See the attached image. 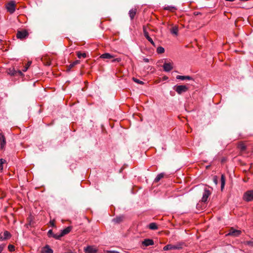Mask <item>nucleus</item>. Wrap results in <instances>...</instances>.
Wrapping results in <instances>:
<instances>
[{"mask_svg":"<svg viewBox=\"0 0 253 253\" xmlns=\"http://www.w3.org/2000/svg\"><path fill=\"white\" fill-rule=\"evenodd\" d=\"M183 242H179L175 245L169 244L165 246L163 248V250L164 251H168L170 250H180L183 248Z\"/></svg>","mask_w":253,"mask_h":253,"instance_id":"nucleus-1","label":"nucleus"},{"mask_svg":"<svg viewBox=\"0 0 253 253\" xmlns=\"http://www.w3.org/2000/svg\"><path fill=\"white\" fill-rule=\"evenodd\" d=\"M188 88L185 85H176L174 87V90L179 94L185 92L188 90Z\"/></svg>","mask_w":253,"mask_h":253,"instance_id":"nucleus-2","label":"nucleus"},{"mask_svg":"<svg viewBox=\"0 0 253 253\" xmlns=\"http://www.w3.org/2000/svg\"><path fill=\"white\" fill-rule=\"evenodd\" d=\"M241 234V231L240 230H236L234 228H231L229 232L226 234V236H230L233 237H238Z\"/></svg>","mask_w":253,"mask_h":253,"instance_id":"nucleus-3","label":"nucleus"},{"mask_svg":"<svg viewBox=\"0 0 253 253\" xmlns=\"http://www.w3.org/2000/svg\"><path fill=\"white\" fill-rule=\"evenodd\" d=\"M244 199L247 202L253 201V190H249L244 195Z\"/></svg>","mask_w":253,"mask_h":253,"instance_id":"nucleus-4","label":"nucleus"},{"mask_svg":"<svg viewBox=\"0 0 253 253\" xmlns=\"http://www.w3.org/2000/svg\"><path fill=\"white\" fill-rule=\"evenodd\" d=\"M85 253H96L98 252V249L95 246H88L84 249Z\"/></svg>","mask_w":253,"mask_h":253,"instance_id":"nucleus-5","label":"nucleus"},{"mask_svg":"<svg viewBox=\"0 0 253 253\" xmlns=\"http://www.w3.org/2000/svg\"><path fill=\"white\" fill-rule=\"evenodd\" d=\"M143 31L144 37L154 46H155V44L152 39L149 36V34L147 31L146 27L145 26H143Z\"/></svg>","mask_w":253,"mask_h":253,"instance_id":"nucleus-6","label":"nucleus"},{"mask_svg":"<svg viewBox=\"0 0 253 253\" xmlns=\"http://www.w3.org/2000/svg\"><path fill=\"white\" fill-rule=\"evenodd\" d=\"M6 8L10 13H13L15 10V2L14 1H11L7 3L6 5Z\"/></svg>","mask_w":253,"mask_h":253,"instance_id":"nucleus-7","label":"nucleus"},{"mask_svg":"<svg viewBox=\"0 0 253 253\" xmlns=\"http://www.w3.org/2000/svg\"><path fill=\"white\" fill-rule=\"evenodd\" d=\"M211 194V193L209 190H208L206 188L205 189L204 192L203 194L202 202H204V203H206L208 201V198L210 196Z\"/></svg>","mask_w":253,"mask_h":253,"instance_id":"nucleus-8","label":"nucleus"},{"mask_svg":"<svg viewBox=\"0 0 253 253\" xmlns=\"http://www.w3.org/2000/svg\"><path fill=\"white\" fill-rule=\"evenodd\" d=\"M163 69L165 72H169L173 69V63L165 62L163 65Z\"/></svg>","mask_w":253,"mask_h":253,"instance_id":"nucleus-9","label":"nucleus"},{"mask_svg":"<svg viewBox=\"0 0 253 253\" xmlns=\"http://www.w3.org/2000/svg\"><path fill=\"white\" fill-rule=\"evenodd\" d=\"M28 33L26 31H18L17 33V38L19 39H23L26 38Z\"/></svg>","mask_w":253,"mask_h":253,"instance_id":"nucleus-10","label":"nucleus"},{"mask_svg":"<svg viewBox=\"0 0 253 253\" xmlns=\"http://www.w3.org/2000/svg\"><path fill=\"white\" fill-rule=\"evenodd\" d=\"M11 235L9 232L7 231H5L3 234H0V240H4L7 239L10 237Z\"/></svg>","mask_w":253,"mask_h":253,"instance_id":"nucleus-11","label":"nucleus"},{"mask_svg":"<svg viewBox=\"0 0 253 253\" xmlns=\"http://www.w3.org/2000/svg\"><path fill=\"white\" fill-rule=\"evenodd\" d=\"M6 144V141L5 137L3 135L0 133V149H3Z\"/></svg>","mask_w":253,"mask_h":253,"instance_id":"nucleus-12","label":"nucleus"},{"mask_svg":"<svg viewBox=\"0 0 253 253\" xmlns=\"http://www.w3.org/2000/svg\"><path fill=\"white\" fill-rule=\"evenodd\" d=\"M142 245L145 247L153 245H154V241L152 239H145L142 242Z\"/></svg>","mask_w":253,"mask_h":253,"instance_id":"nucleus-13","label":"nucleus"},{"mask_svg":"<svg viewBox=\"0 0 253 253\" xmlns=\"http://www.w3.org/2000/svg\"><path fill=\"white\" fill-rule=\"evenodd\" d=\"M53 250L50 248L48 245H46L42 249L41 253H53Z\"/></svg>","mask_w":253,"mask_h":253,"instance_id":"nucleus-14","label":"nucleus"},{"mask_svg":"<svg viewBox=\"0 0 253 253\" xmlns=\"http://www.w3.org/2000/svg\"><path fill=\"white\" fill-rule=\"evenodd\" d=\"M176 79L180 80H192V77L189 76H180V75H177L176 77Z\"/></svg>","mask_w":253,"mask_h":253,"instance_id":"nucleus-15","label":"nucleus"},{"mask_svg":"<svg viewBox=\"0 0 253 253\" xmlns=\"http://www.w3.org/2000/svg\"><path fill=\"white\" fill-rule=\"evenodd\" d=\"M114 57V55H112L109 53H105L104 54H102L100 56V58L102 59H111Z\"/></svg>","mask_w":253,"mask_h":253,"instance_id":"nucleus-16","label":"nucleus"},{"mask_svg":"<svg viewBox=\"0 0 253 253\" xmlns=\"http://www.w3.org/2000/svg\"><path fill=\"white\" fill-rule=\"evenodd\" d=\"M136 9L135 8L134 9L132 8L129 10V16L131 20H132L134 18V17L136 14Z\"/></svg>","mask_w":253,"mask_h":253,"instance_id":"nucleus-17","label":"nucleus"},{"mask_svg":"<svg viewBox=\"0 0 253 253\" xmlns=\"http://www.w3.org/2000/svg\"><path fill=\"white\" fill-rule=\"evenodd\" d=\"M170 31L172 34L177 36L178 35V28L177 26H174L172 27Z\"/></svg>","mask_w":253,"mask_h":253,"instance_id":"nucleus-18","label":"nucleus"},{"mask_svg":"<svg viewBox=\"0 0 253 253\" xmlns=\"http://www.w3.org/2000/svg\"><path fill=\"white\" fill-rule=\"evenodd\" d=\"M72 228L70 226L66 227L64 229L61 231V236H64L65 235L69 233L71 231Z\"/></svg>","mask_w":253,"mask_h":253,"instance_id":"nucleus-19","label":"nucleus"},{"mask_svg":"<svg viewBox=\"0 0 253 253\" xmlns=\"http://www.w3.org/2000/svg\"><path fill=\"white\" fill-rule=\"evenodd\" d=\"M225 184V178L223 174L221 175V189L222 190L224 187Z\"/></svg>","mask_w":253,"mask_h":253,"instance_id":"nucleus-20","label":"nucleus"},{"mask_svg":"<svg viewBox=\"0 0 253 253\" xmlns=\"http://www.w3.org/2000/svg\"><path fill=\"white\" fill-rule=\"evenodd\" d=\"M164 176V174L163 173H161L157 175L156 177L155 178L154 181L155 182H159Z\"/></svg>","mask_w":253,"mask_h":253,"instance_id":"nucleus-21","label":"nucleus"},{"mask_svg":"<svg viewBox=\"0 0 253 253\" xmlns=\"http://www.w3.org/2000/svg\"><path fill=\"white\" fill-rule=\"evenodd\" d=\"M149 228L151 230H156L158 229V226L155 223L152 222L149 224Z\"/></svg>","mask_w":253,"mask_h":253,"instance_id":"nucleus-22","label":"nucleus"},{"mask_svg":"<svg viewBox=\"0 0 253 253\" xmlns=\"http://www.w3.org/2000/svg\"><path fill=\"white\" fill-rule=\"evenodd\" d=\"M77 56L79 58H85L86 56L85 53H81L80 51H78L77 53Z\"/></svg>","mask_w":253,"mask_h":253,"instance_id":"nucleus-23","label":"nucleus"},{"mask_svg":"<svg viewBox=\"0 0 253 253\" xmlns=\"http://www.w3.org/2000/svg\"><path fill=\"white\" fill-rule=\"evenodd\" d=\"M123 218H124V217L123 216H120L117 217L116 218L113 219V221L116 223H120L123 221Z\"/></svg>","mask_w":253,"mask_h":253,"instance_id":"nucleus-24","label":"nucleus"},{"mask_svg":"<svg viewBox=\"0 0 253 253\" xmlns=\"http://www.w3.org/2000/svg\"><path fill=\"white\" fill-rule=\"evenodd\" d=\"M80 61L79 60H76L74 62H73L72 63L70 64L68 67V68L69 70H70L71 68L74 67L76 65L79 64Z\"/></svg>","mask_w":253,"mask_h":253,"instance_id":"nucleus-25","label":"nucleus"},{"mask_svg":"<svg viewBox=\"0 0 253 253\" xmlns=\"http://www.w3.org/2000/svg\"><path fill=\"white\" fill-rule=\"evenodd\" d=\"M238 148L242 151H243L246 150V146L244 143H241L238 145Z\"/></svg>","mask_w":253,"mask_h":253,"instance_id":"nucleus-26","label":"nucleus"},{"mask_svg":"<svg viewBox=\"0 0 253 253\" xmlns=\"http://www.w3.org/2000/svg\"><path fill=\"white\" fill-rule=\"evenodd\" d=\"M63 236H61V233L59 234H53L52 237L55 239L59 240Z\"/></svg>","mask_w":253,"mask_h":253,"instance_id":"nucleus-27","label":"nucleus"},{"mask_svg":"<svg viewBox=\"0 0 253 253\" xmlns=\"http://www.w3.org/2000/svg\"><path fill=\"white\" fill-rule=\"evenodd\" d=\"M157 52L158 53H163L165 52V49L162 46H159L157 49Z\"/></svg>","mask_w":253,"mask_h":253,"instance_id":"nucleus-28","label":"nucleus"},{"mask_svg":"<svg viewBox=\"0 0 253 253\" xmlns=\"http://www.w3.org/2000/svg\"><path fill=\"white\" fill-rule=\"evenodd\" d=\"M8 74L10 75H14L16 74V71L14 69H9Z\"/></svg>","mask_w":253,"mask_h":253,"instance_id":"nucleus-29","label":"nucleus"},{"mask_svg":"<svg viewBox=\"0 0 253 253\" xmlns=\"http://www.w3.org/2000/svg\"><path fill=\"white\" fill-rule=\"evenodd\" d=\"M132 80H133V81L135 83H136L137 84H144V82H142L141 81H140V80H139L138 79H137L136 78H133Z\"/></svg>","mask_w":253,"mask_h":253,"instance_id":"nucleus-30","label":"nucleus"},{"mask_svg":"<svg viewBox=\"0 0 253 253\" xmlns=\"http://www.w3.org/2000/svg\"><path fill=\"white\" fill-rule=\"evenodd\" d=\"M5 162V160L3 159H0V170L3 169V164Z\"/></svg>","mask_w":253,"mask_h":253,"instance_id":"nucleus-31","label":"nucleus"},{"mask_svg":"<svg viewBox=\"0 0 253 253\" xmlns=\"http://www.w3.org/2000/svg\"><path fill=\"white\" fill-rule=\"evenodd\" d=\"M166 10H169L172 11L173 10H175L176 8L174 6H167L165 8Z\"/></svg>","mask_w":253,"mask_h":253,"instance_id":"nucleus-32","label":"nucleus"},{"mask_svg":"<svg viewBox=\"0 0 253 253\" xmlns=\"http://www.w3.org/2000/svg\"><path fill=\"white\" fill-rule=\"evenodd\" d=\"M53 234H54L52 230H49L47 232V235L49 237H52Z\"/></svg>","mask_w":253,"mask_h":253,"instance_id":"nucleus-33","label":"nucleus"},{"mask_svg":"<svg viewBox=\"0 0 253 253\" xmlns=\"http://www.w3.org/2000/svg\"><path fill=\"white\" fill-rule=\"evenodd\" d=\"M213 182H214V183L215 184V185H217V183H218V177L217 176H214L213 178Z\"/></svg>","mask_w":253,"mask_h":253,"instance_id":"nucleus-34","label":"nucleus"},{"mask_svg":"<svg viewBox=\"0 0 253 253\" xmlns=\"http://www.w3.org/2000/svg\"><path fill=\"white\" fill-rule=\"evenodd\" d=\"M8 248L10 252H12L14 250V247L12 245H8Z\"/></svg>","mask_w":253,"mask_h":253,"instance_id":"nucleus-35","label":"nucleus"},{"mask_svg":"<svg viewBox=\"0 0 253 253\" xmlns=\"http://www.w3.org/2000/svg\"><path fill=\"white\" fill-rule=\"evenodd\" d=\"M121 58H116V59H114L112 61V62H119L121 61Z\"/></svg>","mask_w":253,"mask_h":253,"instance_id":"nucleus-36","label":"nucleus"},{"mask_svg":"<svg viewBox=\"0 0 253 253\" xmlns=\"http://www.w3.org/2000/svg\"><path fill=\"white\" fill-rule=\"evenodd\" d=\"M107 253H120L119 252L115 251H107Z\"/></svg>","mask_w":253,"mask_h":253,"instance_id":"nucleus-37","label":"nucleus"},{"mask_svg":"<svg viewBox=\"0 0 253 253\" xmlns=\"http://www.w3.org/2000/svg\"><path fill=\"white\" fill-rule=\"evenodd\" d=\"M4 246L3 245H0V253H1V252L2 251V250L4 248Z\"/></svg>","mask_w":253,"mask_h":253,"instance_id":"nucleus-38","label":"nucleus"},{"mask_svg":"<svg viewBox=\"0 0 253 253\" xmlns=\"http://www.w3.org/2000/svg\"><path fill=\"white\" fill-rule=\"evenodd\" d=\"M143 60L145 62H146V63L149 62V59L148 58H144Z\"/></svg>","mask_w":253,"mask_h":253,"instance_id":"nucleus-39","label":"nucleus"},{"mask_svg":"<svg viewBox=\"0 0 253 253\" xmlns=\"http://www.w3.org/2000/svg\"><path fill=\"white\" fill-rule=\"evenodd\" d=\"M28 68V67H27V66L25 67L24 69L23 70V72H26Z\"/></svg>","mask_w":253,"mask_h":253,"instance_id":"nucleus-40","label":"nucleus"},{"mask_svg":"<svg viewBox=\"0 0 253 253\" xmlns=\"http://www.w3.org/2000/svg\"><path fill=\"white\" fill-rule=\"evenodd\" d=\"M31 64V62H28V65H27V67H28L30 65V64Z\"/></svg>","mask_w":253,"mask_h":253,"instance_id":"nucleus-41","label":"nucleus"},{"mask_svg":"<svg viewBox=\"0 0 253 253\" xmlns=\"http://www.w3.org/2000/svg\"><path fill=\"white\" fill-rule=\"evenodd\" d=\"M32 221H30L29 223V225H32Z\"/></svg>","mask_w":253,"mask_h":253,"instance_id":"nucleus-42","label":"nucleus"},{"mask_svg":"<svg viewBox=\"0 0 253 253\" xmlns=\"http://www.w3.org/2000/svg\"><path fill=\"white\" fill-rule=\"evenodd\" d=\"M18 72L20 74H22V72L21 71H19Z\"/></svg>","mask_w":253,"mask_h":253,"instance_id":"nucleus-43","label":"nucleus"},{"mask_svg":"<svg viewBox=\"0 0 253 253\" xmlns=\"http://www.w3.org/2000/svg\"><path fill=\"white\" fill-rule=\"evenodd\" d=\"M1 41V40H0V42Z\"/></svg>","mask_w":253,"mask_h":253,"instance_id":"nucleus-44","label":"nucleus"},{"mask_svg":"<svg viewBox=\"0 0 253 253\" xmlns=\"http://www.w3.org/2000/svg\"><path fill=\"white\" fill-rule=\"evenodd\" d=\"M253 245V243H252V245Z\"/></svg>","mask_w":253,"mask_h":253,"instance_id":"nucleus-45","label":"nucleus"}]
</instances>
